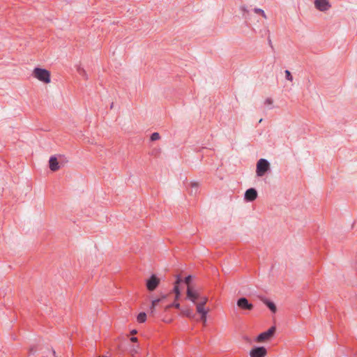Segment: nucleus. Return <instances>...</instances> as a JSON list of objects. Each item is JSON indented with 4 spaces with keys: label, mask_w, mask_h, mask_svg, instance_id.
Listing matches in <instances>:
<instances>
[{
    "label": "nucleus",
    "mask_w": 357,
    "mask_h": 357,
    "mask_svg": "<svg viewBox=\"0 0 357 357\" xmlns=\"http://www.w3.org/2000/svg\"><path fill=\"white\" fill-rule=\"evenodd\" d=\"M137 333V331H136V330H132V331H131V334H132V335H135V334H136Z\"/></svg>",
    "instance_id": "30"
},
{
    "label": "nucleus",
    "mask_w": 357,
    "mask_h": 357,
    "mask_svg": "<svg viewBox=\"0 0 357 357\" xmlns=\"http://www.w3.org/2000/svg\"><path fill=\"white\" fill-rule=\"evenodd\" d=\"M284 74H285V78H286L287 80H289V81H290V82H292V81H293V77H292V75H291V73H290V71H289V70H286L284 71Z\"/></svg>",
    "instance_id": "18"
},
{
    "label": "nucleus",
    "mask_w": 357,
    "mask_h": 357,
    "mask_svg": "<svg viewBox=\"0 0 357 357\" xmlns=\"http://www.w3.org/2000/svg\"><path fill=\"white\" fill-rule=\"evenodd\" d=\"M273 99L270 98L266 99V100L264 102L265 105H271L273 104Z\"/></svg>",
    "instance_id": "24"
},
{
    "label": "nucleus",
    "mask_w": 357,
    "mask_h": 357,
    "mask_svg": "<svg viewBox=\"0 0 357 357\" xmlns=\"http://www.w3.org/2000/svg\"><path fill=\"white\" fill-rule=\"evenodd\" d=\"M137 352H138V347H133L130 350V354H131L132 356H134L135 354H137Z\"/></svg>",
    "instance_id": "25"
},
{
    "label": "nucleus",
    "mask_w": 357,
    "mask_h": 357,
    "mask_svg": "<svg viewBox=\"0 0 357 357\" xmlns=\"http://www.w3.org/2000/svg\"><path fill=\"white\" fill-rule=\"evenodd\" d=\"M165 298H166V296L165 295H162L160 298H155V299L152 300L151 305V307H150V314L151 315L153 316L155 314V307L157 306V305L160 302H161Z\"/></svg>",
    "instance_id": "10"
},
{
    "label": "nucleus",
    "mask_w": 357,
    "mask_h": 357,
    "mask_svg": "<svg viewBox=\"0 0 357 357\" xmlns=\"http://www.w3.org/2000/svg\"><path fill=\"white\" fill-rule=\"evenodd\" d=\"M254 11L255 13L257 14H260L261 15V16L264 18V19H266L267 18V16L266 15V13H264V11L261 9V8H255L254 9Z\"/></svg>",
    "instance_id": "17"
},
{
    "label": "nucleus",
    "mask_w": 357,
    "mask_h": 357,
    "mask_svg": "<svg viewBox=\"0 0 357 357\" xmlns=\"http://www.w3.org/2000/svg\"><path fill=\"white\" fill-rule=\"evenodd\" d=\"M130 341L132 342H137V338L135 337H132L130 338Z\"/></svg>",
    "instance_id": "29"
},
{
    "label": "nucleus",
    "mask_w": 357,
    "mask_h": 357,
    "mask_svg": "<svg viewBox=\"0 0 357 357\" xmlns=\"http://www.w3.org/2000/svg\"><path fill=\"white\" fill-rule=\"evenodd\" d=\"M201 296L200 292L194 287H188L186 289V298L196 305Z\"/></svg>",
    "instance_id": "2"
},
{
    "label": "nucleus",
    "mask_w": 357,
    "mask_h": 357,
    "mask_svg": "<svg viewBox=\"0 0 357 357\" xmlns=\"http://www.w3.org/2000/svg\"><path fill=\"white\" fill-rule=\"evenodd\" d=\"M196 311L199 315L207 314L210 310L204 306H202L201 305H195Z\"/></svg>",
    "instance_id": "12"
},
{
    "label": "nucleus",
    "mask_w": 357,
    "mask_h": 357,
    "mask_svg": "<svg viewBox=\"0 0 357 357\" xmlns=\"http://www.w3.org/2000/svg\"><path fill=\"white\" fill-rule=\"evenodd\" d=\"M257 197V192L255 188H249L245 192L244 199L247 202H253Z\"/></svg>",
    "instance_id": "9"
},
{
    "label": "nucleus",
    "mask_w": 357,
    "mask_h": 357,
    "mask_svg": "<svg viewBox=\"0 0 357 357\" xmlns=\"http://www.w3.org/2000/svg\"><path fill=\"white\" fill-rule=\"evenodd\" d=\"M49 164H50V169L53 172H56V171L59 170L60 168V166L59 165L58 158L56 156H52L50 158Z\"/></svg>",
    "instance_id": "11"
},
{
    "label": "nucleus",
    "mask_w": 357,
    "mask_h": 357,
    "mask_svg": "<svg viewBox=\"0 0 357 357\" xmlns=\"http://www.w3.org/2000/svg\"><path fill=\"white\" fill-rule=\"evenodd\" d=\"M98 357H100V356H98Z\"/></svg>",
    "instance_id": "34"
},
{
    "label": "nucleus",
    "mask_w": 357,
    "mask_h": 357,
    "mask_svg": "<svg viewBox=\"0 0 357 357\" xmlns=\"http://www.w3.org/2000/svg\"><path fill=\"white\" fill-rule=\"evenodd\" d=\"M314 5L315 8L321 12H326L331 7L328 0H314Z\"/></svg>",
    "instance_id": "4"
},
{
    "label": "nucleus",
    "mask_w": 357,
    "mask_h": 357,
    "mask_svg": "<svg viewBox=\"0 0 357 357\" xmlns=\"http://www.w3.org/2000/svg\"><path fill=\"white\" fill-rule=\"evenodd\" d=\"M52 356L53 357H56V352L53 349L48 351L47 354H46L45 357H51Z\"/></svg>",
    "instance_id": "22"
},
{
    "label": "nucleus",
    "mask_w": 357,
    "mask_h": 357,
    "mask_svg": "<svg viewBox=\"0 0 357 357\" xmlns=\"http://www.w3.org/2000/svg\"><path fill=\"white\" fill-rule=\"evenodd\" d=\"M102 357H107V354H105Z\"/></svg>",
    "instance_id": "33"
},
{
    "label": "nucleus",
    "mask_w": 357,
    "mask_h": 357,
    "mask_svg": "<svg viewBox=\"0 0 357 357\" xmlns=\"http://www.w3.org/2000/svg\"><path fill=\"white\" fill-rule=\"evenodd\" d=\"M160 139V135L158 132H153L151 136V139L152 141H155Z\"/></svg>",
    "instance_id": "20"
},
{
    "label": "nucleus",
    "mask_w": 357,
    "mask_h": 357,
    "mask_svg": "<svg viewBox=\"0 0 357 357\" xmlns=\"http://www.w3.org/2000/svg\"><path fill=\"white\" fill-rule=\"evenodd\" d=\"M275 332V327L272 326L267 331L259 334L257 338V341L259 342L267 341L273 336Z\"/></svg>",
    "instance_id": "5"
},
{
    "label": "nucleus",
    "mask_w": 357,
    "mask_h": 357,
    "mask_svg": "<svg viewBox=\"0 0 357 357\" xmlns=\"http://www.w3.org/2000/svg\"><path fill=\"white\" fill-rule=\"evenodd\" d=\"M181 314L190 319H193L195 317L192 310L189 307L182 309Z\"/></svg>",
    "instance_id": "13"
},
{
    "label": "nucleus",
    "mask_w": 357,
    "mask_h": 357,
    "mask_svg": "<svg viewBox=\"0 0 357 357\" xmlns=\"http://www.w3.org/2000/svg\"><path fill=\"white\" fill-rule=\"evenodd\" d=\"M102 357H107V354H105Z\"/></svg>",
    "instance_id": "32"
},
{
    "label": "nucleus",
    "mask_w": 357,
    "mask_h": 357,
    "mask_svg": "<svg viewBox=\"0 0 357 357\" xmlns=\"http://www.w3.org/2000/svg\"><path fill=\"white\" fill-rule=\"evenodd\" d=\"M32 76L44 84L51 82V73L45 68H35L32 71Z\"/></svg>",
    "instance_id": "1"
},
{
    "label": "nucleus",
    "mask_w": 357,
    "mask_h": 357,
    "mask_svg": "<svg viewBox=\"0 0 357 357\" xmlns=\"http://www.w3.org/2000/svg\"><path fill=\"white\" fill-rule=\"evenodd\" d=\"M172 306L177 308V309H179L180 308V304L178 303H174L172 304Z\"/></svg>",
    "instance_id": "27"
},
{
    "label": "nucleus",
    "mask_w": 357,
    "mask_h": 357,
    "mask_svg": "<svg viewBox=\"0 0 357 357\" xmlns=\"http://www.w3.org/2000/svg\"><path fill=\"white\" fill-rule=\"evenodd\" d=\"M146 319V314L144 312H141L138 314L137 320L139 323H144Z\"/></svg>",
    "instance_id": "15"
},
{
    "label": "nucleus",
    "mask_w": 357,
    "mask_h": 357,
    "mask_svg": "<svg viewBox=\"0 0 357 357\" xmlns=\"http://www.w3.org/2000/svg\"><path fill=\"white\" fill-rule=\"evenodd\" d=\"M191 280H192V276L191 275H188V277H186L185 278V283L187 284V287H192L190 284Z\"/></svg>",
    "instance_id": "21"
},
{
    "label": "nucleus",
    "mask_w": 357,
    "mask_h": 357,
    "mask_svg": "<svg viewBox=\"0 0 357 357\" xmlns=\"http://www.w3.org/2000/svg\"><path fill=\"white\" fill-rule=\"evenodd\" d=\"M270 165L265 159H260L257 163L256 174L258 176H263L266 172L269 169Z\"/></svg>",
    "instance_id": "3"
},
{
    "label": "nucleus",
    "mask_w": 357,
    "mask_h": 357,
    "mask_svg": "<svg viewBox=\"0 0 357 357\" xmlns=\"http://www.w3.org/2000/svg\"><path fill=\"white\" fill-rule=\"evenodd\" d=\"M181 277L180 276H177L176 280L175 282V285H178V284L181 283Z\"/></svg>",
    "instance_id": "26"
},
{
    "label": "nucleus",
    "mask_w": 357,
    "mask_h": 357,
    "mask_svg": "<svg viewBox=\"0 0 357 357\" xmlns=\"http://www.w3.org/2000/svg\"><path fill=\"white\" fill-rule=\"evenodd\" d=\"M208 302V297L206 296H200L198 302L196 303V305H201L202 306L206 307V304Z\"/></svg>",
    "instance_id": "14"
},
{
    "label": "nucleus",
    "mask_w": 357,
    "mask_h": 357,
    "mask_svg": "<svg viewBox=\"0 0 357 357\" xmlns=\"http://www.w3.org/2000/svg\"><path fill=\"white\" fill-rule=\"evenodd\" d=\"M264 303L268 307V308L273 312H275L276 311V306L272 302L268 301H264Z\"/></svg>",
    "instance_id": "16"
},
{
    "label": "nucleus",
    "mask_w": 357,
    "mask_h": 357,
    "mask_svg": "<svg viewBox=\"0 0 357 357\" xmlns=\"http://www.w3.org/2000/svg\"><path fill=\"white\" fill-rule=\"evenodd\" d=\"M200 320L202 321L203 324L205 326L206 324V321H207V314L200 315Z\"/></svg>",
    "instance_id": "23"
},
{
    "label": "nucleus",
    "mask_w": 357,
    "mask_h": 357,
    "mask_svg": "<svg viewBox=\"0 0 357 357\" xmlns=\"http://www.w3.org/2000/svg\"><path fill=\"white\" fill-rule=\"evenodd\" d=\"M173 307L172 305H168L165 307V310H168L169 307Z\"/></svg>",
    "instance_id": "31"
},
{
    "label": "nucleus",
    "mask_w": 357,
    "mask_h": 357,
    "mask_svg": "<svg viewBox=\"0 0 357 357\" xmlns=\"http://www.w3.org/2000/svg\"><path fill=\"white\" fill-rule=\"evenodd\" d=\"M160 283V279L153 275L146 282V287L149 291L155 290Z\"/></svg>",
    "instance_id": "7"
},
{
    "label": "nucleus",
    "mask_w": 357,
    "mask_h": 357,
    "mask_svg": "<svg viewBox=\"0 0 357 357\" xmlns=\"http://www.w3.org/2000/svg\"><path fill=\"white\" fill-rule=\"evenodd\" d=\"M191 186L194 188H197L199 186V183L197 182H192L191 183Z\"/></svg>",
    "instance_id": "28"
},
{
    "label": "nucleus",
    "mask_w": 357,
    "mask_h": 357,
    "mask_svg": "<svg viewBox=\"0 0 357 357\" xmlns=\"http://www.w3.org/2000/svg\"><path fill=\"white\" fill-rule=\"evenodd\" d=\"M237 306L243 310L251 311L254 308V305L250 303L246 298H240L236 303Z\"/></svg>",
    "instance_id": "6"
},
{
    "label": "nucleus",
    "mask_w": 357,
    "mask_h": 357,
    "mask_svg": "<svg viewBox=\"0 0 357 357\" xmlns=\"http://www.w3.org/2000/svg\"><path fill=\"white\" fill-rule=\"evenodd\" d=\"M266 354V349L263 347H256L250 351V357H265Z\"/></svg>",
    "instance_id": "8"
},
{
    "label": "nucleus",
    "mask_w": 357,
    "mask_h": 357,
    "mask_svg": "<svg viewBox=\"0 0 357 357\" xmlns=\"http://www.w3.org/2000/svg\"><path fill=\"white\" fill-rule=\"evenodd\" d=\"M174 291L176 294L175 299L178 300L179 296H180V295H181V292H180V290H179V288H178V285H174Z\"/></svg>",
    "instance_id": "19"
}]
</instances>
